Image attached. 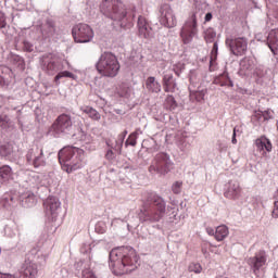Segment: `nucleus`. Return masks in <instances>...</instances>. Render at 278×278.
Listing matches in <instances>:
<instances>
[{
    "mask_svg": "<svg viewBox=\"0 0 278 278\" xmlns=\"http://www.w3.org/2000/svg\"><path fill=\"white\" fill-rule=\"evenodd\" d=\"M184 186V182L181 181H176L173 186H172V190L174 192V194H179V192H181V187Z\"/></svg>",
    "mask_w": 278,
    "mask_h": 278,
    "instance_id": "58836bf2",
    "label": "nucleus"
},
{
    "mask_svg": "<svg viewBox=\"0 0 278 278\" xmlns=\"http://www.w3.org/2000/svg\"><path fill=\"white\" fill-rule=\"evenodd\" d=\"M206 233H208V236H214V238H216V230H214V228L212 227L206 228Z\"/></svg>",
    "mask_w": 278,
    "mask_h": 278,
    "instance_id": "a18cd8bd",
    "label": "nucleus"
},
{
    "mask_svg": "<svg viewBox=\"0 0 278 278\" xmlns=\"http://www.w3.org/2000/svg\"><path fill=\"white\" fill-rule=\"evenodd\" d=\"M263 112V121H270V118H273V114L270 113V111H262Z\"/></svg>",
    "mask_w": 278,
    "mask_h": 278,
    "instance_id": "c03bdc74",
    "label": "nucleus"
},
{
    "mask_svg": "<svg viewBox=\"0 0 278 278\" xmlns=\"http://www.w3.org/2000/svg\"><path fill=\"white\" fill-rule=\"evenodd\" d=\"M137 264L138 254L134 249L116 248L110 252V266L117 277L136 270Z\"/></svg>",
    "mask_w": 278,
    "mask_h": 278,
    "instance_id": "f257e3e1",
    "label": "nucleus"
},
{
    "mask_svg": "<svg viewBox=\"0 0 278 278\" xmlns=\"http://www.w3.org/2000/svg\"><path fill=\"white\" fill-rule=\"evenodd\" d=\"M217 58H218V43L214 42L213 49L211 51V65L214 64V62H216Z\"/></svg>",
    "mask_w": 278,
    "mask_h": 278,
    "instance_id": "f704fd0d",
    "label": "nucleus"
},
{
    "mask_svg": "<svg viewBox=\"0 0 278 278\" xmlns=\"http://www.w3.org/2000/svg\"><path fill=\"white\" fill-rule=\"evenodd\" d=\"M100 11L112 21L121 23V27H127V23H131L136 18V14L127 17V7L121 0H103L100 5Z\"/></svg>",
    "mask_w": 278,
    "mask_h": 278,
    "instance_id": "7ed1b4c3",
    "label": "nucleus"
},
{
    "mask_svg": "<svg viewBox=\"0 0 278 278\" xmlns=\"http://www.w3.org/2000/svg\"><path fill=\"white\" fill-rule=\"evenodd\" d=\"M38 266L31 262H25L20 270L18 278H36Z\"/></svg>",
    "mask_w": 278,
    "mask_h": 278,
    "instance_id": "dca6fc26",
    "label": "nucleus"
},
{
    "mask_svg": "<svg viewBox=\"0 0 278 278\" xmlns=\"http://www.w3.org/2000/svg\"><path fill=\"white\" fill-rule=\"evenodd\" d=\"M205 94H207V89H198L195 91H190L189 99L194 103H201V101H205Z\"/></svg>",
    "mask_w": 278,
    "mask_h": 278,
    "instance_id": "5701e85b",
    "label": "nucleus"
},
{
    "mask_svg": "<svg viewBox=\"0 0 278 278\" xmlns=\"http://www.w3.org/2000/svg\"><path fill=\"white\" fill-rule=\"evenodd\" d=\"M174 73H175L176 75H179V72H177V68H175V67H174Z\"/></svg>",
    "mask_w": 278,
    "mask_h": 278,
    "instance_id": "6e6d98bb",
    "label": "nucleus"
},
{
    "mask_svg": "<svg viewBox=\"0 0 278 278\" xmlns=\"http://www.w3.org/2000/svg\"><path fill=\"white\" fill-rule=\"evenodd\" d=\"M215 38H216V31H214V29L207 28L204 31V40L206 42H214Z\"/></svg>",
    "mask_w": 278,
    "mask_h": 278,
    "instance_id": "72a5a7b5",
    "label": "nucleus"
},
{
    "mask_svg": "<svg viewBox=\"0 0 278 278\" xmlns=\"http://www.w3.org/2000/svg\"><path fill=\"white\" fill-rule=\"evenodd\" d=\"M190 273H195L197 275L201 274L203 270V267H201V264L199 263H192L189 265Z\"/></svg>",
    "mask_w": 278,
    "mask_h": 278,
    "instance_id": "e433bc0d",
    "label": "nucleus"
},
{
    "mask_svg": "<svg viewBox=\"0 0 278 278\" xmlns=\"http://www.w3.org/2000/svg\"><path fill=\"white\" fill-rule=\"evenodd\" d=\"M256 149L257 151H267V153H270L273 151V143L270 142V139L262 136L255 140Z\"/></svg>",
    "mask_w": 278,
    "mask_h": 278,
    "instance_id": "412c9836",
    "label": "nucleus"
},
{
    "mask_svg": "<svg viewBox=\"0 0 278 278\" xmlns=\"http://www.w3.org/2000/svg\"><path fill=\"white\" fill-rule=\"evenodd\" d=\"M137 140H138V131H134L128 136V138L125 142V146L126 147H136V144H138Z\"/></svg>",
    "mask_w": 278,
    "mask_h": 278,
    "instance_id": "2f4dec72",
    "label": "nucleus"
},
{
    "mask_svg": "<svg viewBox=\"0 0 278 278\" xmlns=\"http://www.w3.org/2000/svg\"><path fill=\"white\" fill-rule=\"evenodd\" d=\"M240 66L243 73H250V71H253V68H255V63L252 59L244 58L243 60H241Z\"/></svg>",
    "mask_w": 278,
    "mask_h": 278,
    "instance_id": "a878e982",
    "label": "nucleus"
},
{
    "mask_svg": "<svg viewBox=\"0 0 278 278\" xmlns=\"http://www.w3.org/2000/svg\"><path fill=\"white\" fill-rule=\"evenodd\" d=\"M80 110L84 112V114H88L89 118H92V121H101V114H99L93 108L83 106Z\"/></svg>",
    "mask_w": 278,
    "mask_h": 278,
    "instance_id": "bb28decb",
    "label": "nucleus"
},
{
    "mask_svg": "<svg viewBox=\"0 0 278 278\" xmlns=\"http://www.w3.org/2000/svg\"><path fill=\"white\" fill-rule=\"evenodd\" d=\"M146 89L148 90V92L157 94L162 92V85L154 76H149L146 79Z\"/></svg>",
    "mask_w": 278,
    "mask_h": 278,
    "instance_id": "aec40b11",
    "label": "nucleus"
},
{
    "mask_svg": "<svg viewBox=\"0 0 278 278\" xmlns=\"http://www.w3.org/2000/svg\"><path fill=\"white\" fill-rule=\"evenodd\" d=\"M96 68L102 77H116L121 71V63L112 52H104L101 54Z\"/></svg>",
    "mask_w": 278,
    "mask_h": 278,
    "instance_id": "39448f33",
    "label": "nucleus"
},
{
    "mask_svg": "<svg viewBox=\"0 0 278 278\" xmlns=\"http://www.w3.org/2000/svg\"><path fill=\"white\" fill-rule=\"evenodd\" d=\"M14 151V147H12V143H0V156L1 157H8V155H12V152Z\"/></svg>",
    "mask_w": 278,
    "mask_h": 278,
    "instance_id": "cd10ccee",
    "label": "nucleus"
},
{
    "mask_svg": "<svg viewBox=\"0 0 278 278\" xmlns=\"http://www.w3.org/2000/svg\"><path fill=\"white\" fill-rule=\"evenodd\" d=\"M43 207L46 210V215L48 218H51V220H54L58 218V211L60 210V200L54 197H49L45 202H43Z\"/></svg>",
    "mask_w": 278,
    "mask_h": 278,
    "instance_id": "2eb2a0df",
    "label": "nucleus"
},
{
    "mask_svg": "<svg viewBox=\"0 0 278 278\" xmlns=\"http://www.w3.org/2000/svg\"><path fill=\"white\" fill-rule=\"evenodd\" d=\"M123 142H125V139H123V137H118L115 141V146L110 144V141H108L106 144L117 153H121V151H123Z\"/></svg>",
    "mask_w": 278,
    "mask_h": 278,
    "instance_id": "473e14b6",
    "label": "nucleus"
},
{
    "mask_svg": "<svg viewBox=\"0 0 278 278\" xmlns=\"http://www.w3.org/2000/svg\"><path fill=\"white\" fill-rule=\"evenodd\" d=\"M274 210H278V201L274 202Z\"/></svg>",
    "mask_w": 278,
    "mask_h": 278,
    "instance_id": "864d4df0",
    "label": "nucleus"
},
{
    "mask_svg": "<svg viewBox=\"0 0 278 278\" xmlns=\"http://www.w3.org/2000/svg\"><path fill=\"white\" fill-rule=\"evenodd\" d=\"M117 93L119 94V97H127L129 94V87L125 84L119 85Z\"/></svg>",
    "mask_w": 278,
    "mask_h": 278,
    "instance_id": "c9c22d12",
    "label": "nucleus"
},
{
    "mask_svg": "<svg viewBox=\"0 0 278 278\" xmlns=\"http://www.w3.org/2000/svg\"><path fill=\"white\" fill-rule=\"evenodd\" d=\"M72 36L75 42H90L94 38V31L88 24H77L72 29Z\"/></svg>",
    "mask_w": 278,
    "mask_h": 278,
    "instance_id": "6e6552de",
    "label": "nucleus"
},
{
    "mask_svg": "<svg viewBox=\"0 0 278 278\" xmlns=\"http://www.w3.org/2000/svg\"><path fill=\"white\" fill-rule=\"evenodd\" d=\"M162 84L164 92H175V90H177V80H175L173 73H165Z\"/></svg>",
    "mask_w": 278,
    "mask_h": 278,
    "instance_id": "6ab92c4d",
    "label": "nucleus"
},
{
    "mask_svg": "<svg viewBox=\"0 0 278 278\" xmlns=\"http://www.w3.org/2000/svg\"><path fill=\"white\" fill-rule=\"evenodd\" d=\"M137 27L141 38H151V25L144 15L138 17Z\"/></svg>",
    "mask_w": 278,
    "mask_h": 278,
    "instance_id": "f3484780",
    "label": "nucleus"
},
{
    "mask_svg": "<svg viewBox=\"0 0 278 278\" xmlns=\"http://www.w3.org/2000/svg\"><path fill=\"white\" fill-rule=\"evenodd\" d=\"M83 278H97V276L91 269H85L83 270Z\"/></svg>",
    "mask_w": 278,
    "mask_h": 278,
    "instance_id": "a19ab883",
    "label": "nucleus"
},
{
    "mask_svg": "<svg viewBox=\"0 0 278 278\" xmlns=\"http://www.w3.org/2000/svg\"><path fill=\"white\" fill-rule=\"evenodd\" d=\"M214 84H217L218 86L233 87V83L231 81V79L229 78V74L227 73H224L215 78Z\"/></svg>",
    "mask_w": 278,
    "mask_h": 278,
    "instance_id": "393cba45",
    "label": "nucleus"
},
{
    "mask_svg": "<svg viewBox=\"0 0 278 278\" xmlns=\"http://www.w3.org/2000/svg\"><path fill=\"white\" fill-rule=\"evenodd\" d=\"M235 128H236V135H237L239 130H238V128H237V127H235Z\"/></svg>",
    "mask_w": 278,
    "mask_h": 278,
    "instance_id": "4d7b16f0",
    "label": "nucleus"
},
{
    "mask_svg": "<svg viewBox=\"0 0 278 278\" xmlns=\"http://www.w3.org/2000/svg\"><path fill=\"white\" fill-rule=\"evenodd\" d=\"M23 49L24 51H27V53H31V51H34V45H31L29 41H24Z\"/></svg>",
    "mask_w": 278,
    "mask_h": 278,
    "instance_id": "37998d69",
    "label": "nucleus"
},
{
    "mask_svg": "<svg viewBox=\"0 0 278 278\" xmlns=\"http://www.w3.org/2000/svg\"><path fill=\"white\" fill-rule=\"evenodd\" d=\"M73 129V117L63 113L56 117L51 125V131L60 136V134H68Z\"/></svg>",
    "mask_w": 278,
    "mask_h": 278,
    "instance_id": "1a4fd4ad",
    "label": "nucleus"
},
{
    "mask_svg": "<svg viewBox=\"0 0 278 278\" xmlns=\"http://www.w3.org/2000/svg\"><path fill=\"white\" fill-rule=\"evenodd\" d=\"M106 160H114V151L109 150L105 154Z\"/></svg>",
    "mask_w": 278,
    "mask_h": 278,
    "instance_id": "49530a36",
    "label": "nucleus"
},
{
    "mask_svg": "<svg viewBox=\"0 0 278 278\" xmlns=\"http://www.w3.org/2000/svg\"><path fill=\"white\" fill-rule=\"evenodd\" d=\"M161 24L169 29L177 27V16L175 15L173 8L168 4H163L161 7Z\"/></svg>",
    "mask_w": 278,
    "mask_h": 278,
    "instance_id": "f8f14e48",
    "label": "nucleus"
},
{
    "mask_svg": "<svg viewBox=\"0 0 278 278\" xmlns=\"http://www.w3.org/2000/svg\"><path fill=\"white\" fill-rule=\"evenodd\" d=\"M194 36H197V14L193 13L181 27L180 38L184 45H190Z\"/></svg>",
    "mask_w": 278,
    "mask_h": 278,
    "instance_id": "9d476101",
    "label": "nucleus"
},
{
    "mask_svg": "<svg viewBox=\"0 0 278 278\" xmlns=\"http://www.w3.org/2000/svg\"><path fill=\"white\" fill-rule=\"evenodd\" d=\"M166 214V201L156 193H148L139 212L140 223H160Z\"/></svg>",
    "mask_w": 278,
    "mask_h": 278,
    "instance_id": "f03ea898",
    "label": "nucleus"
},
{
    "mask_svg": "<svg viewBox=\"0 0 278 278\" xmlns=\"http://www.w3.org/2000/svg\"><path fill=\"white\" fill-rule=\"evenodd\" d=\"M84 150L79 148L66 147L59 152V162L65 173L79 170L84 166Z\"/></svg>",
    "mask_w": 278,
    "mask_h": 278,
    "instance_id": "20e7f679",
    "label": "nucleus"
},
{
    "mask_svg": "<svg viewBox=\"0 0 278 278\" xmlns=\"http://www.w3.org/2000/svg\"><path fill=\"white\" fill-rule=\"evenodd\" d=\"M253 118L258 121V123H266V119H264V114L262 111H256L253 115Z\"/></svg>",
    "mask_w": 278,
    "mask_h": 278,
    "instance_id": "ea45409f",
    "label": "nucleus"
},
{
    "mask_svg": "<svg viewBox=\"0 0 278 278\" xmlns=\"http://www.w3.org/2000/svg\"><path fill=\"white\" fill-rule=\"evenodd\" d=\"M48 29H49V33L53 31V26L49 25Z\"/></svg>",
    "mask_w": 278,
    "mask_h": 278,
    "instance_id": "5fc2aeb1",
    "label": "nucleus"
},
{
    "mask_svg": "<svg viewBox=\"0 0 278 278\" xmlns=\"http://www.w3.org/2000/svg\"><path fill=\"white\" fill-rule=\"evenodd\" d=\"M13 60L17 63L18 68H22V71L25 70V60L22 56L15 55Z\"/></svg>",
    "mask_w": 278,
    "mask_h": 278,
    "instance_id": "4c0bfd02",
    "label": "nucleus"
},
{
    "mask_svg": "<svg viewBox=\"0 0 278 278\" xmlns=\"http://www.w3.org/2000/svg\"><path fill=\"white\" fill-rule=\"evenodd\" d=\"M26 160L28 164H33L35 168H40V166H45V152L42 148L34 147L28 150L26 154Z\"/></svg>",
    "mask_w": 278,
    "mask_h": 278,
    "instance_id": "ddd939ff",
    "label": "nucleus"
},
{
    "mask_svg": "<svg viewBox=\"0 0 278 278\" xmlns=\"http://www.w3.org/2000/svg\"><path fill=\"white\" fill-rule=\"evenodd\" d=\"M63 77H67L70 79H75V74L68 72V71H63V72H59L56 74V76L54 77V81L55 84H60V79H62Z\"/></svg>",
    "mask_w": 278,
    "mask_h": 278,
    "instance_id": "7c9ffc66",
    "label": "nucleus"
},
{
    "mask_svg": "<svg viewBox=\"0 0 278 278\" xmlns=\"http://www.w3.org/2000/svg\"><path fill=\"white\" fill-rule=\"evenodd\" d=\"M0 253H1V249H0Z\"/></svg>",
    "mask_w": 278,
    "mask_h": 278,
    "instance_id": "13d9d810",
    "label": "nucleus"
},
{
    "mask_svg": "<svg viewBox=\"0 0 278 278\" xmlns=\"http://www.w3.org/2000/svg\"><path fill=\"white\" fill-rule=\"evenodd\" d=\"M227 236H229V228L226 225H220L216 228L215 240H217V242H223Z\"/></svg>",
    "mask_w": 278,
    "mask_h": 278,
    "instance_id": "b1692460",
    "label": "nucleus"
},
{
    "mask_svg": "<svg viewBox=\"0 0 278 278\" xmlns=\"http://www.w3.org/2000/svg\"><path fill=\"white\" fill-rule=\"evenodd\" d=\"M0 278H16L12 274H0Z\"/></svg>",
    "mask_w": 278,
    "mask_h": 278,
    "instance_id": "09e8293b",
    "label": "nucleus"
},
{
    "mask_svg": "<svg viewBox=\"0 0 278 278\" xmlns=\"http://www.w3.org/2000/svg\"><path fill=\"white\" fill-rule=\"evenodd\" d=\"M0 177L3 179V181H8V179L12 177V167L9 165H3L0 167Z\"/></svg>",
    "mask_w": 278,
    "mask_h": 278,
    "instance_id": "c85d7f7f",
    "label": "nucleus"
},
{
    "mask_svg": "<svg viewBox=\"0 0 278 278\" xmlns=\"http://www.w3.org/2000/svg\"><path fill=\"white\" fill-rule=\"evenodd\" d=\"M266 262H268V254L264 250L257 251L248 260V264L255 275H260V270L266 266Z\"/></svg>",
    "mask_w": 278,
    "mask_h": 278,
    "instance_id": "9b49d317",
    "label": "nucleus"
},
{
    "mask_svg": "<svg viewBox=\"0 0 278 278\" xmlns=\"http://www.w3.org/2000/svg\"><path fill=\"white\" fill-rule=\"evenodd\" d=\"M210 21H212V13H206L205 15V22L210 23Z\"/></svg>",
    "mask_w": 278,
    "mask_h": 278,
    "instance_id": "8fccbe9b",
    "label": "nucleus"
},
{
    "mask_svg": "<svg viewBox=\"0 0 278 278\" xmlns=\"http://www.w3.org/2000/svg\"><path fill=\"white\" fill-rule=\"evenodd\" d=\"M173 168V162L166 153H159L154 157V161L149 167V173H160L161 175H166Z\"/></svg>",
    "mask_w": 278,
    "mask_h": 278,
    "instance_id": "0eeeda50",
    "label": "nucleus"
},
{
    "mask_svg": "<svg viewBox=\"0 0 278 278\" xmlns=\"http://www.w3.org/2000/svg\"><path fill=\"white\" fill-rule=\"evenodd\" d=\"M226 199L236 201L242 197V188L238 182H229L228 189L224 192Z\"/></svg>",
    "mask_w": 278,
    "mask_h": 278,
    "instance_id": "a211bd4d",
    "label": "nucleus"
},
{
    "mask_svg": "<svg viewBox=\"0 0 278 278\" xmlns=\"http://www.w3.org/2000/svg\"><path fill=\"white\" fill-rule=\"evenodd\" d=\"M165 108L166 110H169L173 112V110H177V101L175 100V97L168 94L165 99Z\"/></svg>",
    "mask_w": 278,
    "mask_h": 278,
    "instance_id": "c756f323",
    "label": "nucleus"
},
{
    "mask_svg": "<svg viewBox=\"0 0 278 278\" xmlns=\"http://www.w3.org/2000/svg\"><path fill=\"white\" fill-rule=\"evenodd\" d=\"M226 46L229 47L232 55H244L247 53V39L244 38H226Z\"/></svg>",
    "mask_w": 278,
    "mask_h": 278,
    "instance_id": "4468645a",
    "label": "nucleus"
},
{
    "mask_svg": "<svg viewBox=\"0 0 278 278\" xmlns=\"http://www.w3.org/2000/svg\"><path fill=\"white\" fill-rule=\"evenodd\" d=\"M8 25L5 22V13L0 11V29H3Z\"/></svg>",
    "mask_w": 278,
    "mask_h": 278,
    "instance_id": "79ce46f5",
    "label": "nucleus"
},
{
    "mask_svg": "<svg viewBox=\"0 0 278 278\" xmlns=\"http://www.w3.org/2000/svg\"><path fill=\"white\" fill-rule=\"evenodd\" d=\"M126 136H127V130H124L118 137L125 140Z\"/></svg>",
    "mask_w": 278,
    "mask_h": 278,
    "instance_id": "603ef678",
    "label": "nucleus"
},
{
    "mask_svg": "<svg viewBox=\"0 0 278 278\" xmlns=\"http://www.w3.org/2000/svg\"><path fill=\"white\" fill-rule=\"evenodd\" d=\"M273 218H278V208H274L271 213Z\"/></svg>",
    "mask_w": 278,
    "mask_h": 278,
    "instance_id": "3c124183",
    "label": "nucleus"
},
{
    "mask_svg": "<svg viewBox=\"0 0 278 278\" xmlns=\"http://www.w3.org/2000/svg\"><path fill=\"white\" fill-rule=\"evenodd\" d=\"M231 142H232V144H238V139H236V128H233Z\"/></svg>",
    "mask_w": 278,
    "mask_h": 278,
    "instance_id": "de8ad7c7",
    "label": "nucleus"
},
{
    "mask_svg": "<svg viewBox=\"0 0 278 278\" xmlns=\"http://www.w3.org/2000/svg\"><path fill=\"white\" fill-rule=\"evenodd\" d=\"M267 45H268V48L270 49L271 53H274V55H276L277 48H275V47H278V29L270 30V33L267 37Z\"/></svg>",
    "mask_w": 278,
    "mask_h": 278,
    "instance_id": "4be33fe9",
    "label": "nucleus"
},
{
    "mask_svg": "<svg viewBox=\"0 0 278 278\" xmlns=\"http://www.w3.org/2000/svg\"><path fill=\"white\" fill-rule=\"evenodd\" d=\"M41 68L47 73V75H55L60 71H64V60H62L58 54L48 53L43 54L40 59Z\"/></svg>",
    "mask_w": 278,
    "mask_h": 278,
    "instance_id": "423d86ee",
    "label": "nucleus"
}]
</instances>
